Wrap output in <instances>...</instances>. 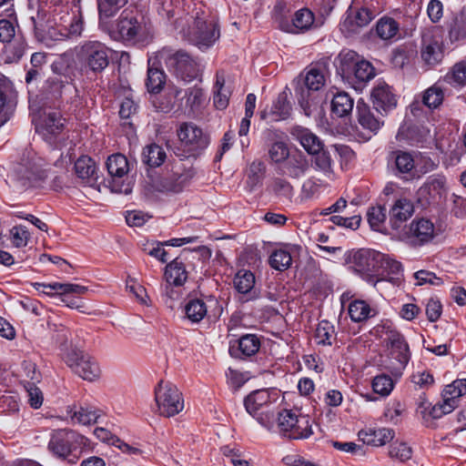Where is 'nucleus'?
Returning <instances> with one entry per match:
<instances>
[{
	"mask_svg": "<svg viewBox=\"0 0 466 466\" xmlns=\"http://www.w3.org/2000/svg\"><path fill=\"white\" fill-rule=\"evenodd\" d=\"M109 51L105 44L88 40L78 47L77 56L93 72H101L108 66Z\"/></svg>",
	"mask_w": 466,
	"mask_h": 466,
	"instance_id": "obj_7",
	"label": "nucleus"
},
{
	"mask_svg": "<svg viewBox=\"0 0 466 466\" xmlns=\"http://www.w3.org/2000/svg\"><path fill=\"white\" fill-rule=\"evenodd\" d=\"M155 400L157 411L165 417H173L184 409L182 393L171 382L161 380L155 389Z\"/></svg>",
	"mask_w": 466,
	"mask_h": 466,
	"instance_id": "obj_4",
	"label": "nucleus"
},
{
	"mask_svg": "<svg viewBox=\"0 0 466 466\" xmlns=\"http://www.w3.org/2000/svg\"><path fill=\"white\" fill-rule=\"evenodd\" d=\"M127 4V0H97L100 16H113L121 7Z\"/></svg>",
	"mask_w": 466,
	"mask_h": 466,
	"instance_id": "obj_58",
	"label": "nucleus"
},
{
	"mask_svg": "<svg viewBox=\"0 0 466 466\" xmlns=\"http://www.w3.org/2000/svg\"><path fill=\"white\" fill-rule=\"evenodd\" d=\"M382 258V253L370 248H360L349 253L347 263L355 272L369 274L378 269V261Z\"/></svg>",
	"mask_w": 466,
	"mask_h": 466,
	"instance_id": "obj_14",
	"label": "nucleus"
},
{
	"mask_svg": "<svg viewBox=\"0 0 466 466\" xmlns=\"http://www.w3.org/2000/svg\"><path fill=\"white\" fill-rule=\"evenodd\" d=\"M12 84L2 73H0V127L11 117L13 103L10 99Z\"/></svg>",
	"mask_w": 466,
	"mask_h": 466,
	"instance_id": "obj_25",
	"label": "nucleus"
},
{
	"mask_svg": "<svg viewBox=\"0 0 466 466\" xmlns=\"http://www.w3.org/2000/svg\"><path fill=\"white\" fill-rule=\"evenodd\" d=\"M33 287L41 294L59 298L60 295L65 293H76L85 294L87 291V288L73 283H61V282H35Z\"/></svg>",
	"mask_w": 466,
	"mask_h": 466,
	"instance_id": "obj_21",
	"label": "nucleus"
},
{
	"mask_svg": "<svg viewBox=\"0 0 466 466\" xmlns=\"http://www.w3.org/2000/svg\"><path fill=\"white\" fill-rule=\"evenodd\" d=\"M65 119L60 112L55 109L45 111L36 126V129L42 137L51 141L53 137L58 135L64 128Z\"/></svg>",
	"mask_w": 466,
	"mask_h": 466,
	"instance_id": "obj_19",
	"label": "nucleus"
},
{
	"mask_svg": "<svg viewBox=\"0 0 466 466\" xmlns=\"http://www.w3.org/2000/svg\"><path fill=\"white\" fill-rule=\"evenodd\" d=\"M106 168L112 177V191L128 195L132 192V185L127 179L129 171V163L127 158L122 154H114L108 157Z\"/></svg>",
	"mask_w": 466,
	"mask_h": 466,
	"instance_id": "obj_10",
	"label": "nucleus"
},
{
	"mask_svg": "<svg viewBox=\"0 0 466 466\" xmlns=\"http://www.w3.org/2000/svg\"><path fill=\"white\" fill-rule=\"evenodd\" d=\"M46 177L44 160L35 156L18 164L12 175L13 180L24 189L40 186Z\"/></svg>",
	"mask_w": 466,
	"mask_h": 466,
	"instance_id": "obj_5",
	"label": "nucleus"
},
{
	"mask_svg": "<svg viewBox=\"0 0 466 466\" xmlns=\"http://www.w3.org/2000/svg\"><path fill=\"white\" fill-rule=\"evenodd\" d=\"M185 313L192 323H198L208 313V308L204 300L199 299H190L185 306Z\"/></svg>",
	"mask_w": 466,
	"mask_h": 466,
	"instance_id": "obj_43",
	"label": "nucleus"
},
{
	"mask_svg": "<svg viewBox=\"0 0 466 466\" xmlns=\"http://www.w3.org/2000/svg\"><path fill=\"white\" fill-rule=\"evenodd\" d=\"M167 66L173 75L187 83L197 78L198 68L196 62L185 52L177 51L165 57Z\"/></svg>",
	"mask_w": 466,
	"mask_h": 466,
	"instance_id": "obj_13",
	"label": "nucleus"
},
{
	"mask_svg": "<svg viewBox=\"0 0 466 466\" xmlns=\"http://www.w3.org/2000/svg\"><path fill=\"white\" fill-rule=\"evenodd\" d=\"M372 104L377 111L385 113L392 110L397 106V97L392 92L391 87L383 81H379L372 88Z\"/></svg>",
	"mask_w": 466,
	"mask_h": 466,
	"instance_id": "obj_20",
	"label": "nucleus"
},
{
	"mask_svg": "<svg viewBox=\"0 0 466 466\" xmlns=\"http://www.w3.org/2000/svg\"><path fill=\"white\" fill-rule=\"evenodd\" d=\"M183 97H186L185 106L181 104L177 106V109L183 110L188 108L190 111H193L201 104L203 92L197 86L190 87L184 91Z\"/></svg>",
	"mask_w": 466,
	"mask_h": 466,
	"instance_id": "obj_54",
	"label": "nucleus"
},
{
	"mask_svg": "<svg viewBox=\"0 0 466 466\" xmlns=\"http://www.w3.org/2000/svg\"><path fill=\"white\" fill-rule=\"evenodd\" d=\"M466 394V379L456 380L447 385L442 391V399L452 405L458 406V399Z\"/></svg>",
	"mask_w": 466,
	"mask_h": 466,
	"instance_id": "obj_38",
	"label": "nucleus"
},
{
	"mask_svg": "<svg viewBox=\"0 0 466 466\" xmlns=\"http://www.w3.org/2000/svg\"><path fill=\"white\" fill-rule=\"evenodd\" d=\"M166 282L173 284L174 287H181L187 279V272L184 264L175 259L167 265L165 270Z\"/></svg>",
	"mask_w": 466,
	"mask_h": 466,
	"instance_id": "obj_36",
	"label": "nucleus"
},
{
	"mask_svg": "<svg viewBox=\"0 0 466 466\" xmlns=\"http://www.w3.org/2000/svg\"><path fill=\"white\" fill-rule=\"evenodd\" d=\"M230 95L231 90L226 86L224 74L218 72L214 86V106L219 110L225 109L228 106Z\"/></svg>",
	"mask_w": 466,
	"mask_h": 466,
	"instance_id": "obj_35",
	"label": "nucleus"
},
{
	"mask_svg": "<svg viewBox=\"0 0 466 466\" xmlns=\"http://www.w3.org/2000/svg\"><path fill=\"white\" fill-rule=\"evenodd\" d=\"M292 21L293 26L296 29L292 30V32L298 33L299 31H305L309 29L313 25L314 15L310 10L303 8L295 13Z\"/></svg>",
	"mask_w": 466,
	"mask_h": 466,
	"instance_id": "obj_51",
	"label": "nucleus"
},
{
	"mask_svg": "<svg viewBox=\"0 0 466 466\" xmlns=\"http://www.w3.org/2000/svg\"><path fill=\"white\" fill-rule=\"evenodd\" d=\"M414 207L410 199L400 198L395 200L390 210V220L393 228H399L400 225L412 216Z\"/></svg>",
	"mask_w": 466,
	"mask_h": 466,
	"instance_id": "obj_28",
	"label": "nucleus"
},
{
	"mask_svg": "<svg viewBox=\"0 0 466 466\" xmlns=\"http://www.w3.org/2000/svg\"><path fill=\"white\" fill-rule=\"evenodd\" d=\"M360 56L353 50H342L336 60L338 73L345 79H352V72L360 61Z\"/></svg>",
	"mask_w": 466,
	"mask_h": 466,
	"instance_id": "obj_30",
	"label": "nucleus"
},
{
	"mask_svg": "<svg viewBox=\"0 0 466 466\" xmlns=\"http://www.w3.org/2000/svg\"><path fill=\"white\" fill-rule=\"evenodd\" d=\"M94 435L97 440L109 445L117 447L122 452L128 454H138L140 451L121 441L107 429L98 427L94 430Z\"/></svg>",
	"mask_w": 466,
	"mask_h": 466,
	"instance_id": "obj_32",
	"label": "nucleus"
},
{
	"mask_svg": "<svg viewBox=\"0 0 466 466\" xmlns=\"http://www.w3.org/2000/svg\"><path fill=\"white\" fill-rule=\"evenodd\" d=\"M349 315L354 322H363L377 315V309L370 307L368 302L355 299L349 305Z\"/></svg>",
	"mask_w": 466,
	"mask_h": 466,
	"instance_id": "obj_34",
	"label": "nucleus"
},
{
	"mask_svg": "<svg viewBox=\"0 0 466 466\" xmlns=\"http://www.w3.org/2000/svg\"><path fill=\"white\" fill-rule=\"evenodd\" d=\"M443 85L448 84L451 86L458 87L466 85V63H456L451 70L440 79Z\"/></svg>",
	"mask_w": 466,
	"mask_h": 466,
	"instance_id": "obj_41",
	"label": "nucleus"
},
{
	"mask_svg": "<svg viewBox=\"0 0 466 466\" xmlns=\"http://www.w3.org/2000/svg\"><path fill=\"white\" fill-rule=\"evenodd\" d=\"M56 27L49 28L47 34L55 41L64 40L69 36H78L83 31V17L80 11L65 13L56 18Z\"/></svg>",
	"mask_w": 466,
	"mask_h": 466,
	"instance_id": "obj_11",
	"label": "nucleus"
},
{
	"mask_svg": "<svg viewBox=\"0 0 466 466\" xmlns=\"http://www.w3.org/2000/svg\"><path fill=\"white\" fill-rule=\"evenodd\" d=\"M379 268H381L388 274L394 276L390 277L389 281L392 282L393 284L400 282L402 268L401 264L399 261L382 253L381 260L378 261V269Z\"/></svg>",
	"mask_w": 466,
	"mask_h": 466,
	"instance_id": "obj_47",
	"label": "nucleus"
},
{
	"mask_svg": "<svg viewBox=\"0 0 466 466\" xmlns=\"http://www.w3.org/2000/svg\"><path fill=\"white\" fill-rule=\"evenodd\" d=\"M67 415L75 423L89 425L96 422L101 410L92 407H72L68 409Z\"/></svg>",
	"mask_w": 466,
	"mask_h": 466,
	"instance_id": "obj_33",
	"label": "nucleus"
},
{
	"mask_svg": "<svg viewBox=\"0 0 466 466\" xmlns=\"http://www.w3.org/2000/svg\"><path fill=\"white\" fill-rule=\"evenodd\" d=\"M109 34L115 40L141 46L149 44L152 38L146 27L138 22L134 12L127 9L121 13Z\"/></svg>",
	"mask_w": 466,
	"mask_h": 466,
	"instance_id": "obj_3",
	"label": "nucleus"
},
{
	"mask_svg": "<svg viewBox=\"0 0 466 466\" xmlns=\"http://www.w3.org/2000/svg\"><path fill=\"white\" fill-rule=\"evenodd\" d=\"M449 39L451 43L466 40V16L458 15L454 16L449 28Z\"/></svg>",
	"mask_w": 466,
	"mask_h": 466,
	"instance_id": "obj_48",
	"label": "nucleus"
},
{
	"mask_svg": "<svg viewBox=\"0 0 466 466\" xmlns=\"http://www.w3.org/2000/svg\"><path fill=\"white\" fill-rule=\"evenodd\" d=\"M166 83V75L157 66L156 59H148L147 76L146 87L149 93H159Z\"/></svg>",
	"mask_w": 466,
	"mask_h": 466,
	"instance_id": "obj_31",
	"label": "nucleus"
},
{
	"mask_svg": "<svg viewBox=\"0 0 466 466\" xmlns=\"http://www.w3.org/2000/svg\"><path fill=\"white\" fill-rule=\"evenodd\" d=\"M446 190V178L443 176L430 177L420 187L421 192H427L432 199L441 198Z\"/></svg>",
	"mask_w": 466,
	"mask_h": 466,
	"instance_id": "obj_44",
	"label": "nucleus"
},
{
	"mask_svg": "<svg viewBox=\"0 0 466 466\" xmlns=\"http://www.w3.org/2000/svg\"><path fill=\"white\" fill-rule=\"evenodd\" d=\"M255 285V276L249 270L241 269L234 278V286L241 294L250 293Z\"/></svg>",
	"mask_w": 466,
	"mask_h": 466,
	"instance_id": "obj_49",
	"label": "nucleus"
},
{
	"mask_svg": "<svg viewBox=\"0 0 466 466\" xmlns=\"http://www.w3.org/2000/svg\"><path fill=\"white\" fill-rule=\"evenodd\" d=\"M309 168V163L306 157L300 151L290 154L285 161L281 171L292 178H299L305 175Z\"/></svg>",
	"mask_w": 466,
	"mask_h": 466,
	"instance_id": "obj_27",
	"label": "nucleus"
},
{
	"mask_svg": "<svg viewBox=\"0 0 466 466\" xmlns=\"http://www.w3.org/2000/svg\"><path fill=\"white\" fill-rule=\"evenodd\" d=\"M167 157L165 149L157 144L147 146L142 152L143 162L150 167L162 165Z\"/></svg>",
	"mask_w": 466,
	"mask_h": 466,
	"instance_id": "obj_39",
	"label": "nucleus"
},
{
	"mask_svg": "<svg viewBox=\"0 0 466 466\" xmlns=\"http://www.w3.org/2000/svg\"><path fill=\"white\" fill-rule=\"evenodd\" d=\"M258 423L269 432L292 439H308L313 434L312 421L308 415L291 410H283L277 416L260 417Z\"/></svg>",
	"mask_w": 466,
	"mask_h": 466,
	"instance_id": "obj_1",
	"label": "nucleus"
},
{
	"mask_svg": "<svg viewBox=\"0 0 466 466\" xmlns=\"http://www.w3.org/2000/svg\"><path fill=\"white\" fill-rule=\"evenodd\" d=\"M14 41L5 46V61L7 63L17 62L25 54L26 48V43L22 36L16 35Z\"/></svg>",
	"mask_w": 466,
	"mask_h": 466,
	"instance_id": "obj_45",
	"label": "nucleus"
},
{
	"mask_svg": "<svg viewBox=\"0 0 466 466\" xmlns=\"http://www.w3.org/2000/svg\"><path fill=\"white\" fill-rule=\"evenodd\" d=\"M377 35L383 40L393 38L399 32V24L391 17H381L376 25Z\"/></svg>",
	"mask_w": 466,
	"mask_h": 466,
	"instance_id": "obj_46",
	"label": "nucleus"
},
{
	"mask_svg": "<svg viewBox=\"0 0 466 466\" xmlns=\"http://www.w3.org/2000/svg\"><path fill=\"white\" fill-rule=\"evenodd\" d=\"M269 191L274 193L278 197L285 198L289 199L293 195V187L290 183L280 177L274 178L269 187Z\"/></svg>",
	"mask_w": 466,
	"mask_h": 466,
	"instance_id": "obj_56",
	"label": "nucleus"
},
{
	"mask_svg": "<svg viewBox=\"0 0 466 466\" xmlns=\"http://www.w3.org/2000/svg\"><path fill=\"white\" fill-rule=\"evenodd\" d=\"M395 431L389 428H369L359 431V438L363 443L380 447L393 440Z\"/></svg>",
	"mask_w": 466,
	"mask_h": 466,
	"instance_id": "obj_22",
	"label": "nucleus"
},
{
	"mask_svg": "<svg viewBox=\"0 0 466 466\" xmlns=\"http://www.w3.org/2000/svg\"><path fill=\"white\" fill-rule=\"evenodd\" d=\"M277 400V394L268 389L252 391L244 400L247 412L258 422L260 417H269L271 404Z\"/></svg>",
	"mask_w": 466,
	"mask_h": 466,
	"instance_id": "obj_12",
	"label": "nucleus"
},
{
	"mask_svg": "<svg viewBox=\"0 0 466 466\" xmlns=\"http://www.w3.org/2000/svg\"><path fill=\"white\" fill-rule=\"evenodd\" d=\"M337 334L334 325L328 320L319 322L316 332L315 340L317 344L323 346H331L336 341Z\"/></svg>",
	"mask_w": 466,
	"mask_h": 466,
	"instance_id": "obj_40",
	"label": "nucleus"
},
{
	"mask_svg": "<svg viewBox=\"0 0 466 466\" xmlns=\"http://www.w3.org/2000/svg\"><path fill=\"white\" fill-rule=\"evenodd\" d=\"M435 235V228L430 219L420 218L410 222L404 231V239L413 247H420L432 240Z\"/></svg>",
	"mask_w": 466,
	"mask_h": 466,
	"instance_id": "obj_15",
	"label": "nucleus"
},
{
	"mask_svg": "<svg viewBox=\"0 0 466 466\" xmlns=\"http://www.w3.org/2000/svg\"><path fill=\"white\" fill-rule=\"evenodd\" d=\"M403 410V406L400 401L392 400L389 402L383 412L385 421L397 424L400 421Z\"/></svg>",
	"mask_w": 466,
	"mask_h": 466,
	"instance_id": "obj_62",
	"label": "nucleus"
},
{
	"mask_svg": "<svg viewBox=\"0 0 466 466\" xmlns=\"http://www.w3.org/2000/svg\"><path fill=\"white\" fill-rule=\"evenodd\" d=\"M177 137L184 147L190 154H195L207 147L208 137L202 130L192 123H183L177 130Z\"/></svg>",
	"mask_w": 466,
	"mask_h": 466,
	"instance_id": "obj_16",
	"label": "nucleus"
},
{
	"mask_svg": "<svg viewBox=\"0 0 466 466\" xmlns=\"http://www.w3.org/2000/svg\"><path fill=\"white\" fill-rule=\"evenodd\" d=\"M66 365L79 377L93 381L99 378L100 368L97 363L83 351L72 349L64 354Z\"/></svg>",
	"mask_w": 466,
	"mask_h": 466,
	"instance_id": "obj_8",
	"label": "nucleus"
},
{
	"mask_svg": "<svg viewBox=\"0 0 466 466\" xmlns=\"http://www.w3.org/2000/svg\"><path fill=\"white\" fill-rule=\"evenodd\" d=\"M304 82L307 86V90L300 88V91L298 95V101L305 115L310 116L311 105L309 99V90H319L325 84V76L320 69L310 68L306 74Z\"/></svg>",
	"mask_w": 466,
	"mask_h": 466,
	"instance_id": "obj_18",
	"label": "nucleus"
},
{
	"mask_svg": "<svg viewBox=\"0 0 466 466\" xmlns=\"http://www.w3.org/2000/svg\"><path fill=\"white\" fill-rule=\"evenodd\" d=\"M289 155V149L284 142H275L268 149V156L274 163L286 161Z\"/></svg>",
	"mask_w": 466,
	"mask_h": 466,
	"instance_id": "obj_63",
	"label": "nucleus"
},
{
	"mask_svg": "<svg viewBox=\"0 0 466 466\" xmlns=\"http://www.w3.org/2000/svg\"><path fill=\"white\" fill-rule=\"evenodd\" d=\"M375 331L387 347L389 360L385 363V368L393 374H400L410 358L404 337L389 323L377 326Z\"/></svg>",
	"mask_w": 466,
	"mask_h": 466,
	"instance_id": "obj_2",
	"label": "nucleus"
},
{
	"mask_svg": "<svg viewBox=\"0 0 466 466\" xmlns=\"http://www.w3.org/2000/svg\"><path fill=\"white\" fill-rule=\"evenodd\" d=\"M312 155L315 156L314 163L317 168L325 174L332 173L333 160L329 151L324 146L322 149Z\"/></svg>",
	"mask_w": 466,
	"mask_h": 466,
	"instance_id": "obj_57",
	"label": "nucleus"
},
{
	"mask_svg": "<svg viewBox=\"0 0 466 466\" xmlns=\"http://www.w3.org/2000/svg\"><path fill=\"white\" fill-rule=\"evenodd\" d=\"M291 106L288 101V95L285 91L279 94L269 112H261V117L270 118L271 121L285 120L290 116Z\"/></svg>",
	"mask_w": 466,
	"mask_h": 466,
	"instance_id": "obj_29",
	"label": "nucleus"
},
{
	"mask_svg": "<svg viewBox=\"0 0 466 466\" xmlns=\"http://www.w3.org/2000/svg\"><path fill=\"white\" fill-rule=\"evenodd\" d=\"M86 445V438L72 430H57L48 443L49 450L58 457H66Z\"/></svg>",
	"mask_w": 466,
	"mask_h": 466,
	"instance_id": "obj_9",
	"label": "nucleus"
},
{
	"mask_svg": "<svg viewBox=\"0 0 466 466\" xmlns=\"http://www.w3.org/2000/svg\"><path fill=\"white\" fill-rule=\"evenodd\" d=\"M374 76V68L371 64L364 59H360L352 72V79L360 82L369 81Z\"/></svg>",
	"mask_w": 466,
	"mask_h": 466,
	"instance_id": "obj_60",
	"label": "nucleus"
},
{
	"mask_svg": "<svg viewBox=\"0 0 466 466\" xmlns=\"http://www.w3.org/2000/svg\"><path fill=\"white\" fill-rule=\"evenodd\" d=\"M260 341L254 334H247L238 339V350L243 356H252L258 351Z\"/></svg>",
	"mask_w": 466,
	"mask_h": 466,
	"instance_id": "obj_52",
	"label": "nucleus"
},
{
	"mask_svg": "<svg viewBox=\"0 0 466 466\" xmlns=\"http://www.w3.org/2000/svg\"><path fill=\"white\" fill-rule=\"evenodd\" d=\"M353 99L346 92H338L332 95L331 112L338 117H343L351 113Z\"/></svg>",
	"mask_w": 466,
	"mask_h": 466,
	"instance_id": "obj_37",
	"label": "nucleus"
},
{
	"mask_svg": "<svg viewBox=\"0 0 466 466\" xmlns=\"http://www.w3.org/2000/svg\"><path fill=\"white\" fill-rule=\"evenodd\" d=\"M372 390L381 397H387L394 389L392 379L385 374L378 375L372 380Z\"/></svg>",
	"mask_w": 466,
	"mask_h": 466,
	"instance_id": "obj_53",
	"label": "nucleus"
},
{
	"mask_svg": "<svg viewBox=\"0 0 466 466\" xmlns=\"http://www.w3.org/2000/svg\"><path fill=\"white\" fill-rule=\"evenodd\" d=\"M441 50L438 42L426 44L421 50L422 59L429 65H434L441 59Z\"/></svg>",
	"mask_w": 466,
	"mask_h": 466,
	"instance_id": "obj_59",
	"label": "nucleus"
},
{
	"mask_svg": "<svg viewBox=\"0 0 466 466\" xmlns=\"http://www.w3.org/2000/svg\"><path fill=\"white\" fill-rule=\"evenodd\" d=\"M220 32L217 22L202 14L197 15L193 25L188 31L189 41L201 50H205L212 46L219 38Z\"/></svg>",
	"mask_w": 466,
	"mask_h": 466,
	"instance_id": "obj_6",
	"label": "nucleus"
},
{
	"mask_svg": "<svg viewBox=\"0 0 466 466\" xmlns=\"http://www.w3.org/2000/svg\"><path fill=\"white\" fill-rule=\"evenodd\" d=\"M358 122L362 128L370 135H375L383 126L381 117L375 116L374 112L366 104L357 105Z\"/></svg>",
	"mask_w": 466,
	"mask_h": 466,
	"instance_id": "obj_24",
	"label": "nucleus"
},
{
	"mask_svg": "<svg viewBox=\"0 0 466 466\" xmlns=\"http://www.w3.org/2000/svg\"><path fill=\"white\" fill-rule=\"evenodd\" d=\"M10 235L11 241L16 248L25 247L30 238L29 232L26 228L22 225L13 227L10 230Z\"/></svg>",
	"mask_w": 466,
	"mask_h": 466,
	"instance_id": "obj_64",
	"label": "nucleus"
},
{
	"mask_svg": "<svg viewBox=\"0 0 466 466\" xmlns=\"http://www.w3.org/2000/svg\"><path fill=\"white\" fill-rule=\"evenodd\" d=\"M375 12L367 7L350 9L340 23V31L346 36L358 34L361 28L367 26L375 17Z\"/></svg>",
	"mask_w": 466,
	"mask_h": 466,
	"instance_id": "obj_17",
	"label": "nucleus"
},
{
	"mask_svg": "<svg viewBox=\"0 0 466 466\" xmlns=\"http://www.w3.org/2000/svg\"><path fill=\"white\" fill-rule=\"evenodd\" d=\"M444 85L441 80L437 81L433 86L425 90L422 102L430 108L438 107L443 101Z\"/></svg>",
	"mask_w": 466,
	"mask_h": 466,
	"instance_id": "obj_42",
	"label": "nucleus"
},
{
	"mask_svg": "<svg viewBox=\"0 0 466 466\" xmlns=\"http://www.w3.org/2000/svg\"><path fill=\"white\" fill-rule=\"evenodd\" d=\"M367 217L370 226L375 230H380L386 219V208L382 206L371 207Z\"/></svg>",
	"mask_w": 466,
	"mask_h": 466,
	"instance_id": "obj_61",
	"label": "nucleus"
},
{
	"mask_svg": "<svg viewBox=\"0 0 466 466\" xmlns=\"http://www.w3.org/2000/svg\"><path fill=\"white\" fill-rule=\"evenodd\" d=\"M75 172L84 184L93 186L97 181L96 166L93 159L87 156H82L76 161Z\"/></svg>",
	"mask_w": 466,
	"mask_h": 466,
	"instance_id": "obj_26",
	"label": "nucleus"
},
{
	"mask_svg": "<svg viewBox=\"0 0 466 466\" xmlns=\"http://www.w3.org/2000/svg\"><path fill=\"white\" fill-rule=\"evenodd\" d=\"M412 455V449L405 442L394 441L389 449V456L400 462L409 461Z\"/></svg>",
	"mask_w": 466,
	"mask_h": 466,
	"instance_id": "obj_55",
	"label": "nucleus"
},
{
	"mask_svg": "<svg viewBox=\"0 0 466 466\" xmlns=\"http://www.w3.org/2000/svg\"><path fill=\"white\" fill-rule=\"evenodd\" d=\"M291 262V254L285 248L275 249L268 259L270 267L279 271H283L289 268Z\"/></svg>",
	"mask_w": 466,
	"mask_h": 466,
	"instance_id": "obj_50",
	"label": "nucleus"
},
{
	"mask_svg": "<svg viewBox=\"0 0 466 466\" xmlns=\"http://www.w3.org/2000/svg\"><path fill=\"white\" fill-rule=\"evenodd\" d=\"M291 135L309 155L317 153L324 146L320 138L308 128L296 127Z\"/></svg>",
	"mask_w": 466,
	"mask_h": 466,
	"instance_id": "obj_23",
	"label": "nucleus"
}]
</instances>
